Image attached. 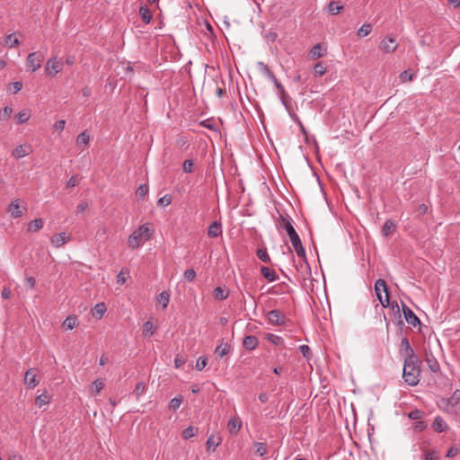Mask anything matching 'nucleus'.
<instances>
[{"label":"nucleus","instance_id":"nucleus-1","mask_svg":"<svg viewBox=\"0 0 460 460\" xmlns=\"http://www.w3.org/2000/svg\"><path fill=\"white\" fill-rule=\"evenodd\" d=\"M278 225L280 228L286 230L297 256L304 259L305 262V269L306 270L310 271V266L306 261L305 250L302 244L298 234L291 224L290 217L280 214L278 219Z\"/></svg>","mask_w":460,"mask_h":460},{"label":"nucleus","instance_id":"nucleus-2","mask_svg":"<svg viewBox=\"0 0 460 460\" xmlns=\"http://www.w3.org/2000/svg\"><path fill=\"white\" fill-rule=\"evenodd\" d=\"M375 291L381 305L385 308L390 307L395 317H398L399 323L403 324L401 319V310L396 301L390 302V294L385 280L378 279L375 283Z\"/></svg>","mask_w":460,"mask_h":460},{"label":"nucleus","instance_id":"nucleus-3","mask_svg":"<svg viewBox=\"0 0 460 460\" xmlns=\"http://www.w3.org/2000/svg\"><path fill=\"white\" fill-rule=\"evenodd\" d=\"M420 360L404 358L402 377L409 385H418L420 375Z\"/></svg>","mask_w":460,"mask_h":460},{"label":"nucleus","instance_id":"nucleus-4","mask_svg":"<svg viewBox=\"0 0 460 460\" xmlns=\"http://www.w3.org/2000/svg\"><path fill=\"white\" fill-rule=\"evenodd\" d=\"M154 233L151 224L146 223L136 229L128 239V246L132 249L138 248L144 242L148 241Z\"/></svg>","mask_w":460,"mask_h":460},{"label":"nucleus","instance_id":"nucleus-5","mask_svg":"<svg viewBox=\"0 0 460 460\" xmlns=\"http://www.w3.org/2000/svg\"><path fill=\"white\" fill-rule=\"evenodd\" d=\"M258 66L261 68V71L272 82V84H275L280 95H286L284 86L281 84L280 82H279V80L277 79L273 72L269 68V66L263 62H259Z\"/></svg>","mask_w":460,"mask_h":460},{"label":"nucleus","instance_id":"nucleus-6","mask_svg":"<svg viewBox=\"0 0 460 460\" xmlns=\"http://www.w3.org/2000/svg\"><path fill=\"white\" fill-rule=\"evenodd\" d=\"M44 60V55L40 51L32 52L28 55L26 66L31 72H35L41 66Z\"/></svg>","mask_w":460,"mask_h":460},{"label":"nucleus","instance_id":"nucleus-7","mask_svg":"<svg viewBox=\"0 0 460 460\" xmlns=\"http://www.w3.org/2000/svg\"><path fill=\"white\" fill-rule=\"evenodd\" d=\"M399 352L404 358L410 359H418L419 358L414 352V349L410 344V341L407 337H403L401 341V345L399 349Z\"/></svg>","mask_w":460,"mask_h":460},{"label":"nucleus","instance_id":"nucleus-8","mask_svg":"<svg viewBox=\"0 0 460 460\" xmlns=\"http://www.w3.org/2000/svg\"><path fill=\"white\" fill-rule=\"evenodd\" d=\"M63 69V63L58 61L56 58H49L45 66V72L51 77L58 75Z\"/></svg>","mask_w":460,"mask_h":460},{"label":"nucleus","instance_id":"nucleus-9","mask_svg":"<svg viewBox=\"0 0 460 460\" xmlns=\"http://www.w3.org/2000/svg\"><path fill=\"white\" fill-rule=\"evenodd\" d=\"M402 311L404 315V318L406 322L412 325L413 327H416L417 325H420V321L419 317L414 314V312L409 308L405 304L402 303Z\"/></svg>","mask_w":460,"mask_h":460},{"label":"nucleus","instance_id":"nucleus-10","mask_svg":"<svg viewBox=\"0 0 460 460\" xmlns=\"http://www.w3.org/2000/svg\"><path fill=\"white\" fill-rule=\"evenodd\" d=\"M268 321L274 325H282L285 323V315L281 313L280 310H271L268 313Z\"/></svg>","mask_w":460,"mask_h":460},{"label":"nucleus","instance_id":"nucleus-11","mask_svg":"<svg viewBox=\"0 0 460 460\" xmlns=\"http://www.w3.org/2000/svg\"><path fill=\"white\" fill-rule=\"evenodd\" d=\"M40 383V380L37 379L36 369L30 368L26 371L24 376V384L28 388H34Z\"/></svg>","mask_w":460,"mask_h":460},{"label":"nucleus","instance_id":"nucleus-12","mask_svg":"<svg viewBox=\"0 0 460 460\" xmlns=\"http://www.w3.org/2000/svg\"><path fill=\"white\" fill-rule=\"evenodd\" d=\"M397 46L395 39L388 36L380 43V49L386 53H393L397 49Z\"/></svg>","mask_w":460,"mask_h":460},{"label":"nucleus","instance_id":"nucleus-13","mask_svg":"<svg viewBox=\"0 0 460 460\" xmlns=\"http://www.w3.org/2000/svg\"><path fill=\"white\" fill-rule=\"evenodd\" d=\"M32 149L30 145H20L13 151V155L19 159L30 155Z\"/></svg>","mask_w":460,"mask_h":460},{"label":"nucleus","instance_id":"nucleus-14","mask_svg":"<svg viewBox=\"0 0 460 460\" xmlns=\"http://www.w3.org/2000/svg\"><path fill=\"white\" fill-rule=\"evenodd\" d=\"M432 428L438 433H441V432L447 431L449 429V427L447 424V422L440 416H437L434 419V421L432 423Z\"/></svg>","mask_w":460,"mask_h":460},{"label":"nucleus","instance_id":"nucleus-15","mask_svg":"<svg viewBox=\"0 0 460 460\" xmlns=\"http://www.w3.org/2000/svg\"><path fill=\"white\" fill-rule=\"evenodd\" d=\"M447 404L455 408L456 413H460V390H456L447 400Z\"/></svg>","mask_w":460,"mask_h":460},{"label":"nucleus","instance_id":"nucleus-16","mask_svg":"<svg viewBox=\"0 0 460 460\" xmlns=\"http://www.w3.org/2000/svg\"><path fill=\"white\" fill-rule=\"evenodd\" d=\"M258 339L253 335H248L243 338V346L248 350H253L258 346Z\"/></svg>","mask_w":460,"mask_h":460},{"label":"nucleus","instance_id":"nucleus-17","mask_svg":"<svg viewBox=\"0 0 460 460\" xmlns=\"http://www.w3.org/2000/svg\"><path fill=\"white\" fill-rule=\"evenodd\" d=\"M208 234L209 237L216 238L222 234L221 224L214 221L210 224L208 229Z\"/></svg>","mask_w":460,"mask_h":460},{"label":"nucleus","instance_id":"nucleus-18","mask_svg":"<svg viewBox=\"0 0 460 460\" xmlns=\"http://www.w3.org/2000/svg\"><path fill=\"white\" fill-rule=\"evenodd\" d=\"M139 14L141 16L142 21L146 24L150 23V22L152 20V17H153V14H152L151 10L147 7L146 4H142L140 6V8H139Z\"/></svg>","mask_w":460,"mask_h":460},{"label":"nucleus","instance_id":"nucleus-19","mask_svg":"<svg viewBox=\"0 0 460 460\" xmlns=\"http://www.w3.org/2000/svg\"><path fill=\"white\" fill-rule=\"evenodd\" d=\"M69 239L70 238L67 237L65 233H59L51 237V243L54 244L56 247H61L67 241H69Z\"/></svg>","mask_w":460,"mask_h":460},{"label":"nucleus","instance_id":"nucleus-20","mask_svg":"<svg viewBox=\"0 0 460 460\" xmlns=\"http://www.w3.org/2000/svg\"><path fill=\"white\" fill-rule=\"evenodd\" d=\"M395 223L392 219H387L382 227V234L384 236L388 237L395 231Z\"/></svg>","mask_w":460,"mask_h":460},{"label":"nucleus","instance_id":"nucleus-21","mask_svg":"<svg viewBox=\"0 0 460 460\" xmlns=\"http://www.w3.org/2000/svg\"><path fill=\"white\" fill-rule=\"evenodd\" d=\"M261 275L270 282L275 281L279 279V276L276 273V271L272 269L266 267V266H263L261 268Z\"/></svg>","mask_w":460,"mask_h":460},{"label":"nucleus","instance_id":"nucleus-22","mask_svg":"<svg viewBox=\"0 0 460 460\" xmlns=\"http://www.w3.org/2000/svg\"><path fill=\"white\" fill-rule=\"evenodd\" d=\"M8 211L11 213L13 218H18L22 216V210L20 208L18 200H13L11 202Z\"/></svg>","mask_w":460,"mask_h":460},{"label":"nucleus","instance_id":"nucleus-23","mask_svg":"<svg viewBox=\"0 0 460 460\" xmlns=\"http://www.w3.org/2000/svg\"><path fill=\"white\" fill-rule=\"evenodd\" d=\"M221 438H217L216 440L215 436L212 434L208 437L206 447L208 452H215L216 448L220 445Z\"/></svg>","mask_w":460,"mask_h":460},{"label":"nucleus","instance_id":"nucleus-24","mask_svg":"<svg viewBox=\"0 0 460 460\" xmlns=\"http://www.w3.org/2000/svg\"><path fill=\"white\" fill-rule=\"evenodd\" d=\"M230 344L227 342H221L215 349V354L219 357L223 358L224 356L227 355L230 351Z\"/></svg>","mask_w":460,"mask_h":460},{"label":"nucleus","instance_id":"nucleus-25","mask_svg":"<svg viewBox=\"0 0 460 460\" xmlns=\"http://www.w3.org/2000/svg\"><path fill=\"white\" fill-rule=\"evenodd\" d=\"M242 421L238 419L232 418L227 423L228 430L231 434H236L241 429Z\"/></svg>","mask_w":460,"mask_h":460},{"label":"nucleus","instance_id":"nucleus-26","mask_svg":"<svg viewBox=\"0 0 460 460\" xmlns=\"http://www.w3.org/2000/svg\"><path fill=\"white\" fill-rule=\"evenodd\" d=\"M106 305L104 303H99L93 308V315L98 319H101L106 312Z\"/></svg>","mask_w":460,"mask_h":460},{"label":"nucleus","instance_id":"nucleus-27","mask_svg":"<svg viewBox=\"0 0 460 460\" xmlns=\"http://www.w3.org/2000/svg\"><path fill=\"white\" fill-rule=\"evenodd\" d=\"M49 402L50 398L47 392H44L41 394L38 395L35 400V403L39 408H41L42 406L49 404Z\"/></svg>","mask_w":460,"mask_h":460},{"label":"nucleus","instance_id":"nucleus-28","mask_svg":"<svg viewBox=\"0 0 460 460\" xmlns=\"http://www.w3.org/2000/svg\"><path fill=\"white\" fill-rule=\"evenodd\" d=\"M44 222L41 218H36L29 223L28 230L37 232L43 227Z\"/></svg>","mask_w":460,"mask_h":460},{"label":"nucleus","instance_id":"nucleus-29","mask_svg":"<svg viewBox=\"0 0 460 460\" xmlns=\"http://www.w3.org/2000/svg\"><path fill=\"white\" fill-rule=\"evenodd\" d=\"M170 292L164 290L158 295L157 302L162 304L164 308H166L170 301Z\"/></svg>","mask_w":460,"mask_h":460},{"label":"nucleus","instance_id":"nucleus-30","mask_svg":"<svg viewBox=\"0 0 460 460\" xmlns=\"http://www.w3.org/2000/svg\"><path fill=\"white\" fill-rule=\"evenodd\" d=\"M78 324L77 318L75 316H67L63 323V326L66 330H73Z\"/></svg>","mask_w":460,"mask_h":460},{"label":"nucleus","instance_id":"nucleus-31","mask_svg":"<svg viewBox=\"0 0 460 460\" xmlns=\"http://www.w3.org/2000/svg\"><path fill=\"white\" fill-rule=\"evenodd\" d=\"M229 292H226L221 287H217L214 289L213 296L217 300H225L228 297Z\"/></svg>","mask_w":460,"mask_h":460},{"label":"nucleus","instance_id":"nucleus-32","mask_svg":"<svg viewBox=\"0 0 460 460\" xmlns=\"http://www.w3.org/2000/svg\"><path fill=\"white\" fill-rule=\"evenodd\" d=\"M198 428L193 426H189L188 428L184 429L182 431V438L184 439H190L193 438L198 433Z\"/></svg>","mask_w":460,"mask_h":460},{"label":"nucleus","instance_id":"nucleus-33","mask_svg":"<svg viewBox=\"0 0 460 460\" xmlns=\"http://www.w3.org/2000/svg\"><path fill=\"white\" fill-rule=\"evenodd\" d=\"M426 361H427L429 368L432 372L436 373L439 370V368H440L439 364L432 355L430 357H427Z\"/></svg>","mask_w":460,"mask_h":460},{"label":"nucleus","instance_id":"nucleus-34","mask_svg":"<svg viewBox=\"0 0 460 460\" xmlns=\"http://www.w3.org/2000/svg\"><path fill=\"white\" fill-rule=\"evenodd\" d=\"M344 9L343 5H339L336 2L332 1L328 4V11L331 14L336 15Z\"/></svg>","mask_w":460,"mask_h":460},{"label":"nucleus","instance_id":"nucleus-35","mask_svg":"<svg viewBox=\"0 0 460 460\" xmlns=\"http://www.w3.org/2000/svg\"><path fill=\"white\" fill-rule=\"evenodd\" d=\"M155 332V327L154 326V323L151 321H146L143 324V333L147 336H152Z\"/></svg>","mask_w":460,"mask_h":460},{"label":"nucleus","instance_id":"nucleus-36","mask_svg":"<svg viewBox=\"0 0 460 460\" xmlns=\"http://www.w3.org/2000/svg\"><path fill=\"white\" fill-rule=\"evenodd\" d=\"M5 45L9 48L16 47L20 44L18 39L15 37V33L9 34L4 40Z\"/></svg>","mask_w":460,"mask_h":460},{"label":"nucleus","instance_id":"nucleus-37","mask_svg":"<svg viewBox=\"0 0 460 460\" xmlns=\"http://www.w3.org/2000/svg\"><path fill=\"white\" fill-rule=\"evenodd\" d=\"M310 57L312 59H317L321 57H323V52H322V46L321 44H316L314 45L311 50H310Z\"/></svg>","mask_w":460,"mask_h":460},{"label":"nucleus","instance_id":"nucleus-38","mask_svg":"<svg viewBox=\"0 0 460 460\" xmlns=\"http://www.w3.org/2000/svg\"><path fill=\"white\" fill-rule=\"evenodd\" d=\"M372 31V25L369 23H364L358 30V37H366L368 34H370Z\"/></svg>","mask_w":460,"mask_h":460},{"label":"nucleus","instance_id":"nucleus-39","mask_svg":"<svg viewBox=\"0 0 460 460\" xmlns=\"http://www.w3.org/2000/svg\"><path fill=\"white\" fill-rule=\"evenodd\" d=\"M257 256H258V258L261 261H262L265 263H270V256L268 254V252H267L266 248H259L257 250Z\"/></svg>","mask_w":460,"mask_h":460},{"label":"nucleus","instance_id":"nucleus-40","mask_svg":"<svg viewBox=\"0 0 460 460\" xmlns=\"http://www.w3.org/2000/svg\"><path fill=\"white\" fill-rule=\"evenodd\" d=\"M425 460H440L439 453L435 449L427 450L424 453Z\"/></svg>","mask_w":460,"mask_h":460},{"label":"nucleus","instance_id":"nucleus-41","mask_svg":"<svg viewBox=\"0 0 460 460\" xmlns=\"http://www.w3.org/2000/svg\"><path fill=\"white\" fill-rule=\"evenodd\" d=\"M104 388V383L102 380H95L91 387V393L93 394H99Z\"/></svg>","mask_w":460,"mask_h":460},{"label":"nucleus","instance_id":"nucleus-42","mask_svg":"<svg viewBox=\"0 0 460 460\" xmlns=\"http://www.w3.org/2000/svg\"><path fill=\"white\" fill-rule=\"evenodd\" d=\"M254 447L256 448V454L260 456H264L268 453L267 446L262 442H255Z\"/></svg>","mask_w":460,"mask_h":460},{"label":"nucleus","instance_id":"nucleus-43","mask_svg":"<svg viewBox=\"0 0 460 460\" xmlns=\"http://www.w3.org/2000/svg\"><path fill=\"white\" fill-rule=\"evenodd\" d=\"M30 112L26 110H23V111H21L18 112V114L16 115V118H17V122L19 124H22V123H25L26 121L29 120L30 119Z\"/></svg>","mask_w":460,"mask_h":460},{"label":"nucleus","instance_id":"nucleus-44","mask_svg":"<svg viewBox=\"0 0 460 460\" xmlns=\"http://www.w3.org/2000/svg\"><path fill=\"white\" fill-rule=\"evenodd\" d=\"M424 414H425L424 411H422L419 409H414L408 413V417H409V419L413 420H420V419L423 418Z\"/></svg>","mask_w":460,"mask_h":460},{"label":"nucleus","instance_id":"nucleus-45","mask_svg":"<svg viewBox=\"0 0 460 460\" xmlns=\"http://www.w3.org/2000/svg\"><path fill=\"white\" fill-rule=\"evenodd\" d=\"M267 340L277 346H281L284 343L283 338L272 333L267 335Z\"/></svg>","mask_w":460,"mask_h":460},{"label":"nucleus","instance_id":"nucleus-46","mask_svg":"<svg viewBox=\"0 0 460 460\" xmlns=\"http://www.w3.org/2000/svg\"><path fill=\"white\" fill-rule=\"evenodd\" d=\"M146 389V386L144 382H139L137 384L135 390H134V394H135L137 400H138L140 395H142L145 393Z\"/></svg>","mask_w":460,"mask_h":460},{"label":"nucleus","instance_id":"nucleus-47","mask_svg":"<svg viewBox=\"0 0 460 460\" xmlns=\"http://www.w3.org/2000/svg\"><path fill=\"white\" fill-rule=\"evenodd\" d=\"M400 79L402 83L413 80L414 74L411 70H404L400 74Z\"/></svg>","mask_w":460,"mask_h":460},{"label":"nucleus","instance_id":"nucleus-48","mask_svg":"<svg viewBox=\"0 0 460 460\" xmlns=\"http://www.w3.org/2000/svg\"><path fill=\"white\" fill-rule=\"evenodd\" d=\"M182 400L183 398L181 396L172 398L170 402V409H172L174 411L178 410L182 402Z\"/></svg>","mask_w":460,"mask_h":460},{"label":"nucleus","instance_id":"nucleus-49","mask_svg":"<svg viewBox=\"0 0 460 460\" xmlns=\"http://www.w3.org/2000/svg\"><path fill=\"white\" fill-rule=\"evenodd\" d=\"M194 163L191 159H187L182 164V170L186 173H190L193 172Z\"/></svg>","mask_w":460,"mask_h":460},{"label":"nucleus","instance_id":"nucleus-50","mask_svg":"<svg viewBox=\"0 0 460 460\" xmlns=\"http://www.w3.org/2000/svg\"><path fill=\"white\" fill-rule=\"evenodd\" d=\"M207 364H208V358L201 356L197 359L195 367L197 370L201 371L206 367Z\"/></svg>","mask_w":460,"mask_h":460},{"label":"nucleus","instance_id":"nucleus-51","mask_svg":"<svg viewBox=\"0 0 460 460\" xmlns=\"http://www.w3.org/2000/svg\"><path fill=\"white\" fill-rule=\"evenodd\" d=\"M13 109L8 106H5L4 109L0 111V119L7 120L10 118Z\"/></svg>","mask_w":460,"mask_h":460},{"label":"nucleus","instance_id":"nucleus-52","mask_svg":"<svg viewBox=\"0 0 460 460\" xmlns=\"http://www.w3.org/2000/svg\"><path fill=\"white\" fill-rule=\"evenodd\" d=\"M326 72V67L322 62H318L314 66V73L315 75H323Z\"/></svg>","mask_w":460,"mask_h":460},{"label":"nucleus","instance_id":"nucleus-53","mask_svg":"<svg viewBox=\"0 0 460 460\" xmlns=\"http://www.w3.org/2000/svg\"><path fill=\"white\" fill-rule=\"evenodd\" d=\"M90 141V136L86 134V132H82L78 135L76 142L78 145L84 144L87 145Z\"/></svg>","mask_w":460,"mask_h":460},{"label":"nucleus","instance_id":"nucleus-54","mask_svg":"<svg viewBox=\"0 0 460 460\" xmlns=\"http://www.w3.org/2000/svg\"><path fill=\"white\" fill-rule=\"evenodd\" d=\"M460 452V447L457 446H452L447 452L446 457L453 458L456 456Z\"/></svg>","mask_w":460,"mask_h":460},{"label":"nucleus","instance_id":"nucleus-55","mask_svg":"<svg viewBox=\"0 0 460 460\" xmlns=\"http://www.w3.org/2000/svg\"><path fill=\"white\" fill-rule=\"evenodd\" d=\"M172 199L170 195H164V197H162L158 199L157 205L166 207L172 203Z\"/></svg>","mask_w":460,"mask_h":460},{"label":"nucleus","instance_id":"nucleus-56","mask_svg":"<svg viewBox=\"0 0 460 460\" xmlns=\"http://www.w3.org/2000/svg\"><path fill=\"white\" fill-rule=\"evenodd\" d=\"M148 192V186L146 184H141L137 191L136 194L139 198H144Z\"/></svg>","mask_w":460,"mask_h":460},{"label":"nucleus","instance_id":"nucleus-57","mask_svg":"<svg viewBox=\"0 0 460 460\" xmlns=\"http://www.w3.org/2000/svg\"><path fill=\"white\" fill-rule=\"evenodd\" d=\"M195 278H196V271L193 269H189L184 271V279L187 281L191 282L195 279Z\"/></svg>","mask_w":460,"mask_h":460},{"label":"nucleus","instance_id":"nucleus-58","mask_svg":"<svg viewBox=\"0 0 460 460\" xmlns=\"http://www.w3.org/2000/svg\"><path fill=\"white\" fill-rule=\"evenodd\" d=\"M299 349H300L301 353L303 354V356L305 358H306L307 359L311 358L312 352H311V349L309 348V346H307V345H301L299 347Z\"/></svg>","mask_w":460,"mask_h":460},{"label":"nucleus","instance_id":"nucleus-59","mask_svg":"<svg viewBox=\"0 0 460 460\" xmlns=\"http://www.w3.org/2000/svg\"><path fill=\"white\" fill-rule=\"evenodd\" d=\"M428 427L427 423L423 420H418L413 424V429L418 431H422Z\"/></svg>","mask_w":460,"mask_h":460},{"label":"nucleus","instance_id":"nucleus-60","mask_svg":"<svg viewBox=\"0 0 460 460\" xmlns=\"http://www.w3.org/2000/svg\"><path fill=\"white\" fill-rule=\"evenodd\" d=\"M427 211H428V207L425 204L419 205L415 210L418 217L425 215L427 213Z\"/></svg>","mask_w":460,"mask_h":460},{"label":"nucleus","instance_id":"nucleus-61","mask_svg":"<svg viewBox=\"0 0 460 460\" xmlns=\"http://www.w3.org/2000/svg\"><path fill=\"white\" fill-rule=\"evenodd\" d=\"M11 295H12L11 289L7 287H4L2 290L1 296L4 299H8V298H10Z\"/></svg>","mask_w":460,"mask_h":460},{"label":"nucleus","instance_id":"nucleus-62","mask_svg":"<svg viewBox=\"0 0 460 460\" xmlns=\"http://www.w3.org/2000/svg\"><path fill=\"white\" fill-rule=\"evenodd\" d=\"M65 125H66V121L64 119H60V120H58L55 124H54V128L56 130H59V131H62L65 128Z\"/></svg>","mask_w":460,"mask_h":460},{"label":"nucleus","instance_id":"nucleus-63","mask_svg":"<svg viewBox=\"0 0 460 460\" xmlns=\"http://www.w3.org/2000/svg\"><path fill=\"white\" fill-rule=\"evenodd\" d=\"M78 181L75 176H72L66 182V188H74L77 185Z\"/></svg>","mask_w":460,"mask_h":460},{"label":"nucleus","instance_id":"nucleus-64","mask_svg":"<svg viewBox=\"0 0 460 460\" xmlns=\"http://www.w3.org/2000/svg\"><path fill=\"white\" fill-rule=\"evenodd\" d=\"M188 143V140L185 137H180L177 141H176V145L179 146V147H183L184 146H186Z\"/></svg>","mask_w":460,"mask_h":460}]
</instances>
